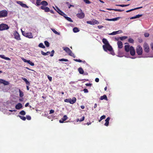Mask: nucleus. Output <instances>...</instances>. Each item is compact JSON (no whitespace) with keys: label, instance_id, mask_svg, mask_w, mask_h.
<instances>
[{"label":"nucleus","instance_id":"nucleus-59","mask_svg":"<svg viewBox=\"0 0 153 153\" xmlns=\"http://www.w3.org/2000/svg\"><path fill=\"white\" fill-rule=\"evenodd\" d=\"M83 91L85 93H88V90L87 89H84Z\"/></svg>","mask_w":153,"mask_h":153},{"label":"nucleus","instance_id":"nucleus-54","mask_svg":"<svg viewBox=\"0 0 153 153\" xmlns=\"http://www.w3.org/2000/svg\"><path fill=\"white\" fill-rule=\"evenodd\" d=\"M84 119H85V117L83 116L82 117V118L81 119H80L79 121H80V122L82 121H83L84 120Z\"/></svg>","mask_w":153,"mask_h":153},{"label":"nucleus","instance_id":"nucleus-11","mask_svg":"<svg viewBox=\"0 0 153 153\" xmlns=\"http://www.w3.org/2000/svg\"><path fill=\"white\" fill-rule=\"evenodd\" d=\"M53 8L60 15L64 16V15H66L62 11L57 7H56L57 10H56L55 7H53Z\"/></svg>","mask_w":153,"mask_h":153},{"label":"nucleus","instance_id":"nucleus-5","mask_svg":"<svg viewBox=\"0 0 153 153\" xmlns=\"http://www.w3.org/2000/svg\"><path fill=\"white\" fill-rule=\"evenodd\" d=\"M9 28L8 25L6 24L2 23L0 25V30L1 31L7 30Z\"/></svg>","mask_w":153,"mask_h":153},{"label":"nucleus","instance_id":"nucleus-18","mask_svg":"<svg viewBox=\"0 0 153 153\" xmlns=\"http://www.w3.org/2000/svg\"><path fill=\"white\" fill-rule=\"evenodd\" d=\"M122 32L121 30H119L117 31L113 32L112 33L108 34L109 35H115L119 33H121Z\"/></svg>","mask_w":153,"mask_h":153},{"label":"nucleus","instance_id":"nucleus-63","mask_svg":"<svg viewBox=\"0 0 153 153\" xmlns=\"http://www.w3.org/2000/svg\"><path fill=\"white\" fill-rule=\"evenodd\" d=\"M91 85H92V84H91V83H86L85 84V85L86 86H91Z\"/></svg>","mask_w":153,"mask_h":153},{"label":"nucleus","instance_id":"nucleus-60","mask_svg":"<svg viewBox=\"0 0 153 153\" xmlns=\"http://www.w3.org/2000/svg\"><path fill=\"white\" fill-rule=\"evenodd\" d=\"M22 60L25 62H27L28 60H27L23 58L22 59Z\"/></svg>","mask_w":153,"mask_h":153},{"label":"nucleus","instance_id":"nucleus-4","mask_svg":"<svg viewBox=\"0 0 153 153\" xmlns=\"http://www.w3.org/2000/svg\"><path fill=\"white\" fill-rule=\"evenodd\" d=\"M22 35L25 36L30 39L32 38L33 36L31 33H27L25 31L22 30Z\"/></svg>","mask_w":153,"mask_h":153},{"label":"nucleus","instance_id":"nucleus-32","mask_svg":"<svg viewBox=\"0 0 153 153\" xmlns=\"http://www.w3.org/2000/svg\"><path fill=\"white\" fill-rule=\"evenodd\" d=\"M66 4L68 6V7L69 8H70L71 7H74V6L70 4L69 2H66Z\"/></svg>","mask_w":153,"mask_h":153},{"label":"nucleus","instance_id":"nucleus-19","mask_svg":"<svg viewBox=\"0 0 153 153\" xmlns=\"http://www.w3.org/2000/svg\"><path fill=\"white\" fill-rule=\"evenodd\" d=\"M117 44L118 46V48H122L123 47V43L121 41H118L117 43Z\"/></svg>","mask_w":153,"mask_h":153},{"label":"nucleus","instance_id":"nucleus-26","mask_svg":"<svg viewBox=\"0 0 153 153\" xmlns=\"http://www.w3.org/2000/svg\"><path fill=\"white\" fill-rule=\"evenodd\" d=\"M127 38V36H123L122 37H119V38H118L117 39L116 38L117 40H118L119 39H120L121 40H123L124 39H125Z\"/></svg>","mask_w":153,"mask_h":153},{"label":"nucleus","instance_id":"nucleus-22","mask_svg":"<svg viewBox=\"0 0 153 153\" xmlns=\"http://www.w3.org/2000/svg\"><path fill=\"white\" fill-rule=\"evenodd\" d=\"M22 79H23V80H24L25 83H26V84L27 85H30V82L28 81L25 78V77H22L21 78Z\"/></svg>","mask_w":153,"mask_h":153},{"label":"nucleus","instance_id":"nucleus-64","mask_svg":"<svg viewBox=\"0 0 153 153\" xmlns=\"http://www.w3.org/2000/svg\"><path fill=\"white\" fill-rule=\"evenodd\" d=\"M64 121H63V120H62V118L61 120H59V123H63L64 122Z\"/></svg>","mask_w":153,"mask_h":153},{"label":"nucleus","instance_id":"nucleus-44","mask_svg":"<svg viewBox=\"0 0 153 153\" xmlns=\"http://www.w3.org/2000/svg\"><path fill=\"white\" fill-rule=\"evenodd\" d=\"M21 6L24 8H28V7L25 4H23V3L22 4Z\"/></svg>","mask_w":153,"mask_h":153},{"label":"nucleus","instance_id":"nucleus-55","mask_svg":"<svg viewBox=\"0 0 153 153\" xmlns=\"http://www.w3.org/2000/svg\"><path fill=\"white\" fill-rule=\"evenodd\" d=\"M64 101L67 102H69V98L65 99L64 100Z\"/></svg>","mask_w":153,"mask_h":153},{"label":"nucleus","instance_id":"nucleus-47","mask_svg":"<svg viewBox=\"0 0 153 153\" xmlns=\"http://www.w3.org/2000/svg\"><path fill=\"white\" fill-rule=\"evenodd\" d=\"M26 118L28 120H30L31 119V117L29 115H27Z\"/></svg>","mask_w":153,"mask_h":153},{"label":"nucleus","instance_id":"nucleus-6","mask_svg":"<svg viewBox=\"0 0 153 153\" xmlns=\"http://www.w3.org/2000/svg\"><path fill=\"white\" fill-rule=\"evenodd\" d=\"M7 12L5 10H3L0 11V18L7 16Z\"/></svg>","mask_w":153,"mask_h":153},{"label":"nucleus","instance_id":"nucleus-45","mask_svg":"<svg viewBox=\"0 0 153 153\" xmlns=\"http://www.w3.org/2000/svg\"><path fill=\"white\" fill-rule=\"evenodd\" d=\"M85 2V3L87 4H89L91 3V2L89 1V0H83Z\"/></svg>","mask_w":153,"mask_h":153},{"label":"nucleus","instance_id":"nucleus-36","mask_svg":"<svg viewBox=\"0 0 153 153\" xmlns=\"http://www.w3.org/2000/svg\"><path fill=\"white\" fill-rule=\"evenodd\" d=\"M129 5V4H126V5H124V4H119V5L116 4V5L117 6H120V7H127V6H128Z\"/></svg>","mask_w":153,"mask_h":153},{"label":"nucleus","instance_id":"nucleus-56","mask_svg":"<svg viewBox=\"0 0 153 153\" xmlns=\"http://www.w3.org/2000/svg\"><path fill=\"white\" fill-rule=\"evenodd\" d=\"M17 3L20 5L21 6H22V1H18L17 2Z\"/></svg>","mask_w":153,"mask_h":153},{"label":"nucleus","instance_id":"nucleus-33","mask_svg":"<svg viewBox=\"0 0 153 153\" xmlns=\"http://www.w3.org/2000/svg\"><path fill=\"white\" fill-rule=\"evenodd\" d=\"M18 116L23 120L25 121L26 120V118L25 117L21 116L19 115Z\"/></svg>","mask_w":153,"mask_h":153},{"label":"nucleus","instance_id":"nucleus-31","mask_svg":"<svg viewBox=\"0 0 153 153\" xmlns=\"http://www.w3.org/2000/svg\"><path fill=\"white\" fill-rule=\"evenodd\" d=\"M65 15L64 16V17H65V18L67 20H68V21L70 22H73V21H72V20L71 19V18H70V17H66L65 16Z\"/></svg>","mask_w":153,"mask_h":153},{"label":"nucleus","instance_id":"nucleus-61","mask_svg":"<svg viewBox=\"0 0 153 153\" xmlns=\"http://www.w3.org/2000/svg\"><path fill=\"white\" fill-rule=\"evenodd\" d=\"M150 46L152 50L153 51V43H151L150 44Z\"/></svg>","mask_w":153,"mask_h":153},{"label":"nucleus","instance_id":"nucleus-39","mask_svg":"<svg viewBox=\"0 0 153 153\" xmlns=\"http://www.w3.org/2000/svg\"><path fill=\"white\" fill-rule=\"evenodd\" d=\"M106 116L105 115H103L100 118V120H99V122H100L102 120L105 119V118Z\"/></svg>","mask_w":153,"mask_h":153},{"label":"nucleus","instance_id":"nucleus-53","mask_svg":"<svg viewBox=\"0 0 153 153\" xmlns=\"http://www.w3.org/2000/svg\"><path fill=\"white\" fill-rule=\"evenodd\" d=\"M51 54H50V56H53V54L54 53V51L53 50L51 52Z\"/></svg>","mask_w":153,"mask_h":153},{"label":"nucleus","instance_id":"nucleus-38","mask_svg":"<svg viewBox=\"0 0 153 153\" xmlns=\"http://www.w3.org/2000/svg\"><path fill=\"white\" fill-rule=\"evenodd\" d=\"M27 63L32 66H33L34 65V63L31 62L30 60H28Z\"/></svg>","mask_w":153,"mask_h":153},{"label":"nucleus","instance_id":"nucleus-50","mask_svg":"<svg viewBox=\"0 0 153 153\" xmlns=\"http://www.w3.org/2000/svg\"><path fill=\"white\" fill-rule=\"evenodd\" d=\"M93 23H94V24H99V22L97 20H94L93 21Z\"/></svg>","mask_w":153,"mask_h":153},{"label":"nucleus","instance_id":"nucleus-58","mask_svg":"<svg viewBox=\"0 0 153 153\" xmlns=\"http://www.w3.org/2000/svg\"><path fill=\"white\" fill-rule=\"evenodd\" d=\"M54 110L51 109L50 111V114H51L53 113L54 112Z\"/></svg>","mask_w":153,"mask_h":153},{"label":"nucleus","instance_id":"nucleus-1","mask_svg":"<svg viewBox=\"0 0 153 153\" xmlns=\"http://www.w3.org/2000/svg\"><path fill=\"white\" fill-rule=\"evenodd\" d=\"M41 4L42 5L40 7V8L41 9L44 10L45 12H49V8L48 7H46V6H47L48 4V2L46 1H43L40 2V1H36V5L37 6H39Z\"/></svg>","mask_w":153,"mask_h":153},{"label":"nucleus","instance_id":"nucleus-3","mask_svg":"<svg viewBox=\"0 0 153 153\" xmlns=\"http://www.w3.org/2000/svg\"><path fill=\"white\" fill-rule=\"evenodd\" d=\"M63 49L67 53L68 55L72 56L75 58L76 57L74 54L69 49V48L67 47H63Z\"/></svg>","mask_w":153,"mask_h":153},{"label":"nucleus","instance_id":"nucleus-8","mask_svg":"<svg viewBox=\"0 0 153 153\" xmlns=\"http://www.w3.org/2000/svg\"><path fill=\"white\" fill-rule=\"evenodd\" d=\"M143 48L144 51L146 52H149L150 51L149 46L147 43H145L144 44Z\"/></svg>","mask_w":153,"mask_h":153},{"label":"nucleus","instance_id":"nucleus-15","mask_svg":"<svg viewBox=\"0 0 153 153\" xmlns=\"http://www.w3.org/2000/svg\"><path fill=\"white\" fill-rule=\"evenodd\" d=\"M76 101V99L75 97H73L72 99L69 98V103L71 104H73L75 103Z\"/></svg>","mask_w":153,"mask_h":153},{"label":"nucleus","instance_id":"nucleus-10","mask_svg":"<svg viewBox=\"0 0 153 153\" xmlns=\"http://www.w3.org/2000/svg\"><path fill=\"white\" fill-rule=\"evenodd\" d=\"M13 34L14 36V38L15 39L18 40L21 39L20 35L16 31Z\"/></svg>","mask_w":153,"mask_h":153},{"label":"nucleus","instance_id":"nucleus-40","mask_svg":"<svg viewBox=\"0 0 153 153\" xmlns=\"http://www.w3.org/2000/svg\"><path fill=\"white\" fill-rule=\"evenodd\" d=\"M39 46L40 48H45V47L43 45V44L42 43H40L39 45Z\"/></svg>","mask_w":153,"mask_h":153},{"label":"nucleus","instance_id":"nucleus-23","mask_svg":"<svg viewBox=\"0 0 153 153\" xmlns=\"http://www.w3.org/2000/svg\"><path fill=\"white\" fill-rule=\"evenodd\" d=\"M100 100H108V98L106 95L105 94L104 95L102 96H101L100 97Z\"/></svg>","mask_w":153,"mask_h":153},{"label":"nucleus","instance_id":"nucleus-20","mask_svg":"<svg viewBox=\"0 0 153 153\" xmlns=\"http://www.w3.org/2000/svg\"><path fill=\"white\" fill-rule=\"evenodd\" d=\"M110 119L109 117H107L105 120V123L104 124L105 126H108L109 125V121Z\"/></svg>","mask_w":153,"mask_h":153},{"label":"nucleus","instance_id":"nucleus-48","mask_svg":"<svg viewBox=\"0 0 153 153\" xmlns=\"http://www.w3.org/2000/svg\"><path fill=\"white\" fill-rule=\"evenodd\" d=\"M74 60L76 62H82V61L80 59H74Z\"/></svg>","mask_w":153,"mask_h":153},{"label":"nucleus","instance_id":"nucleus-43","mask_svg":"<svg viewBox=\"0 0 153 153\" xmlns=\"http://www.w3.org/2000/svg\"><path fill=\"white\" fill-rule=\"evenodd\" d=\"M68 118L67 116L66 115H65L63 117V118H62V120H63V121H65L66 120H67Z\"/></svg>","mask_w":153,"mask_h":153},{"label":"nucleus","instance_id":"nucleus-57","mask_svg":"<svg viewBox=\"0 0 153 153\" xmlns=\"http://www.w3.org/2000/svg\"><path fill=\"white\" fill-rule=\"evenodd\" d=\"M138 41L139 43H141L143 42V40L142 39L139 38L138 39Z\"/></svg>","mask_w":153,"mask_h":153},{"label":"nucleus","instance_id":"nucleus-14","mask_svg":"<svg viewBox=\"0 0 153 153\" xmlns=\"http://www.w3.org/2000/svg\"><path fill=\"white\" fill-rule=\"evenodd\" d=\"M120 18V17H118L115 18L113 19H105V20L108 21H116L118 20Z\"/></svg>","mask_w":153,"mask_h":153},{"label":"nucleus","instance_id":"nucleus-13","mask_svg":"<svg viewBox=\"0 0 153 153\" xmlns=\"http://www.w3.org/2000/svg\"><path fill=\"white\" fill-rule=\"evenodd\" d=\"M0 83L3 84L4 85H8L9 84L8 81L2 79H0Z\"/></svg>","mask_w":153,"mask_h":153},{"label":"nucleus","instance_id":"nucleus-17","mask_svg":"<svg viewBox=\"0 0 153 153\" xmlns=\"http://www.w3.org/2000/svg\"><path fill=\"white\" fill-rule=\"evenodd\" d=\"M130 49V47L128 45H126L125 46V50L126 52H128Z\"/></svg>","mask_w":153,"mask_h":153},{"label":"nucleus","instance_id":"nucleus-34","mask_svg":"<svg viewBox=\"0 0 153 153\" xmlns=\"http://www.w3.org/2000/svg\"><path fill=\"white\" fill-rule=\"evenodd\" d=\"M19 114L22 115H25L26 114L25 112L23 110H22L20 112Z\"/></svg>","mask_w":153,"mask_h":153},{"label":"nucleus","instance_id":"nucleus-9","mask_svg":"<svg viewBox=\"0 0 153 153\" xmlns=\"http://www.w3.org/2000/svg\"><path fill=\"white\" fill-rule=\"evenodd\" d=\"M80 13H78L76 14V16L78 18L82 19L83 18L85 17V14L84 13L82 12V11L81 9H80Z\"/></svg>","mask_w":153,"mask_h":153},{"label":"nucleus","instance_id":"nucleus-29","mask_svg":"<svg viewBox=\"0 0 153 153\" xmlns=\"http://www.w3.org/2000/svg\"><path fill=\"white\" fill-rule=\"evenodd\" d=\"M73 31L74 33H77L79 31V30L76 27H74L73 29Z\"/></svg>","mask_w":153,"mask_h":153},{"label":"nucleus","instance_id":"nucleus-49","mask_svg":"<svg viewBox=\"0 0 153 153\" xmlns=\"http://www.w3.org/2000/svg\"><path fill=\"white\" fill-rule=\"evenodd\" d=\"M144 36L145 37H148L149 36V34L148 33H144Z\"/></svg>","mask_w":153,"mask_h":153},{"label":"nucleus","instance_id":"nucleus-46","mask_svg":"<svg viewBox=\"0 0 153 153\" xmlns=\"http://www.w3.org/2000/svg\"><path fill=\"white\" fill-rule=\"evenodd\" d=\"M87 23L88 24H89L90 25H94V23H93V22H91V21H87Z\"/></svg>","mask_w":153,"mask_h":153},{"label":"nucleus","instance_id":"nucleus-41","mask_svg":"<svg viewBox=\"0 0 153 153\" xmlns=\"http://www.w3.org/2000/svg\"><path fill=\"white\" fill-rule=\"evenodd\" d=\"M45 44L47 47L49 46V42L47 41H45L44 42Z\"/></svg>","mask_w":153,"mask_h":153},{"label":"nucleus","instance_id":"nucleus-62","mask_svg":"<svg viewBox=\"0 0 153 153\" xmlns=\"http://www.w3.org/2000/svg\"><path fill=\"white\" fill-rule=\"evenodd\" d=\"M99 79L98 78H97L95 79V81L96 82H99Z\"/></svg>","mask_w":153,"mask_h":153},{"label":"nucleus","instance_id":"nucleus-37","mask_svg":"<svg viewBox=\"0 0 153 153\" xmlns=\"http://www.w3.org/2000/svg\"><path fill=\"white\" fill-rule=\"evenodd\" d=\"M128 42L130 43H133L134 42V40L131 38H129L128 39Z\"/></svg>","mask_w":153,"mask_h":153},{"label":"nucleus","instance_id":"nucleus-30","mask_svg":"<svg viewBox=\"0 0 153 153\" xmlns=\"http://www.w3.org/2000/svg\"><path fill=\"white\" fill-rule=\"evenodd\" d=\"M51 30L53 31V32L55 34L58 35H60V33L57 32V31H56L54 29L51 28Z\"/></svg>","mask_w":153,"mask_h":153},{"label":"nucleus","instance_id":"nucleus-35","mask_svg":"<svg viewBox=\"0 0 153 153\" xmlns=\"http://www.w3.org/2000/svg\"><path fill=\"white\" fill-rule=\"evenodd\" d=\"M19 96L21 97H22L24 96V94L22 91L20 89L19 90Z\"/></svg>","mask_w":153,"mask_h":153},{"label":"nucleus","instance_id":"nucleus-21","mask_svg":"<svg viewBox=\"0 0 153 153\" xmlns=\"http://www.w3.org/2000/svg\"><path fill=\"white\" fill-rule=\"evenodd\" d=\"M0 57H1V58L4 59L5 60H10V59L7 57H5L4 55H0Z\"/></svg>","mask_w":153,"mask_h":153},{"label":"nucleus","instance_id":"nucleus-2","mask_svg":"<svg viewBox=\"0 0 153 153\" xmlns=\"http://www.w3.org/2000/svg\"><path fill=\"white\" fill-rule=\"evenodd\" d=\"M102 47L104 50L105 51H108L111 52V54L113 55H114V53L113 50V48L109 44H108V45H103Z\"/></svg>","mask_w":153,"mask_h":153},{"label":"nucleus","instance_id":"nucleus-25","mask_svg":"<svg viewBox=\"0 0 153 153\" xmlns=\"http://www.w3.org/2000/svg\"><path fill=\"white\" fill-rule=\"evenodd\" d=\"M102 42L103 43L105 44L104 45H108V44H109L107 39H102Z\"/></svg>","mask_w":153,"mask_h":153},{"label":"nucleus","instance_id":"nucleus-24","mask_svg":"<svg viewBox=\"0 0 153 153\" xmlns=\"http://www.w3.org/2000/svg\"><path fill=\"white\" fill-rule=\"evenodd\" d=\"M142 8V7H137V8H135L132 9H130V10H127L126 11V13H128V12H130V11H133V10H136L138 9H140V8Z\"/></svg>","mask_w":153,"mask_h":153},{"label":"nucleus","instance_id":"nucleus-51","mask_svg":"<svg viewBox=\"0 0 153 153\" xmlns=\"http://www.w3.org/2000/svg\"><path fill=\"white\" fill-rule=\"evenodd\" d=\"M47 76H48V79L50 81H51L52 80V77L50 76H49V75H48Z\"/></svg>","mask_w":153,"mask_h":153},{"label":"nucleus","instance_id":"nucleus-42","mask_svg":"<svg viewBox=\"0 0 153 153\" xmlns=\"http://www.w3.org/2000/svg\"><path fill=\"white\" fill-rule=\"evenodd\" d=\"M59 60L60 61H65V62H68V59H59Z\"/></svg>","mask_w":153,"mask_h":153},{"label":"nucleus","instance_id":"nucleus-52","mask_svg":"<svg viewBox=\"0 0 153 153\" xmlns=\"http://www.w3.org/2000/svg\"><path fill=\"white\" fill-rule=\"evenodd\" d=\"M143 16V14H138L136 15V17L137 18H139L140 17H141Z\"/></svg>","mask_w":153,"mask_h":153},{"label":"nucleus","instance_id":"nucleus-12","mask_svg":"<svg viewBox=\"0 0 153 153\" xmlns=\"http://www.w3.org/2000/svg\"><path fill=\"white\" fill-rule=\"evenodd\" d=\"M130 54L132 56H134L135 55V52L134 47L131 46L130 47V49L129 51Z\"/></svg>","mask_w":153,"mask_h":153},{"label":"nucleus","instance_id":"nucleus-7","mask_svg":"<svg viewBox=\"0 0 153 153\" xmlns=\"http://www.w3.org/2000/svg\"><path fill=\"white\" fill-rule=\"evenodd\" d=\"M136 53L138 55H141L143 53V50L140 45H138L136 48Z\"/></svg>","mask_w":153,"mask_h":153},{"label":"nucleus","instance_id":"nucleus-16","mask_svg":"<svg viewBox=\"0 0 153 153\" xmlns=\"http://www.w3.org/2000/svg\"><path fill=\"white\" fill-rule=\"evenodd\" d=\"M22 105L20 103H18L17 105H16L15 106V108H16V109L18 110L22 108Z\"/></svg>","mask_w":153,"mask_h":153},{"label":"nucleus","instance_id":"nucleus-27","mask_svg":"<svg viewBox=\"0 0 153 153\" xmlns=\"http://www.w3.org/2000/svg\"><path fill=\"white\" fill-rule=\"evenodd\" d=\"M41 54L44 56L48 55L50 54V52L49 51H48L46 53L44 52L43 51H41Z\"/></svg>","mask_w":153,"mask_h":153},{"label":"nucleus","instance_id":"nucleus-28","mask_svg":"<svg viewBox=\"0 0 153 153\" xmlns=\"http://www.w3.org/2000/svg\"><path fill=\"white\" fill-rule=\"evenodd\" d=\"M78 71L79 73L81 74H82L84 73V71L81 68H78Z\"/></svg>","mask_w":153,"mask_h":153}]
</instances>
